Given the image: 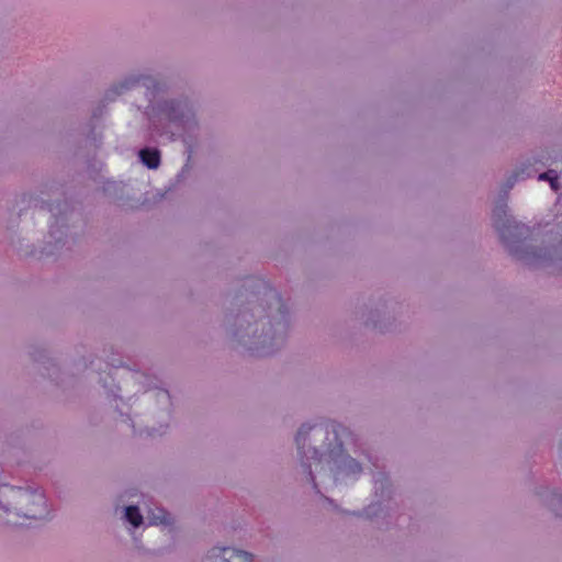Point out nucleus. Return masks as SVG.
Listing matches in <instances>:
<instances>
[{
    "label": "nucleus",
    "mask_w": 562,
    "mask_h": 562,
    "mask_svg": "<svg viewBox=\"0 0 562 562\" xmlns=\"http://www.w3.org/2000/svg\"><path fill=\"white\" fill-rule=\"evenodd\" d=\"M221 559L217 562H252V554L233 548H222Z\"/></svg>",
    "instance_id": "obj_4"
},
{
    "label": "nucleus",
    "mask_w": 562,
    "mask_h": 562,
    "mask_svg": "<svg viewBox=\"0 0 562 562\" xmlns=\"http://www.w3.org/2000/svg\"><path fill=\"white\" fill-rule=\"evenodd\" d=\"M312 430H314V431H316L318 434L323 432V428L322 427H318L316 425L315 426H310V425L304 424V425L301 426V428L297 431V435L295 437V442H296V446H297L299 454L301 456L302 465H303L305 472L307 473L308 479H310V481L313 484V487L318 493L319 491H318L317 484L315 482V477L312 474V463L304 461V459H306V460L312 459L314 461L315 465H318L322 462L323 453H319L317 449L311 448V449H308L307 452L304 450L305 449L306 436Z\"/></svg>",
    "instance_id": "obj_2"
},
{
    "label": "nucleus",
    "mask_w": 562,
    "mask_h": 562,
    "mask_svg": "<svg viewBox=\"0 0 562 562\" xmlns=\"http://www.w3.org/2000/svg\"><path fill=\"white\" fill-rule=\"evenodd\" d=\"M338 468L346 471L347 474H358L362 470L360 463L350 457H345Z\"/></svg>",
    "instance_id": "obj_7"
},
{
    "label": "nucleus",
    "mask_w": 562,
    "mask_h": 562,
    "mask_svg": "<svg viewBox=\"0 0 562 562\" xmlns=\"http://www.w3.org/2000/svg\"><path fill=\"white\" fill-rule=\"evenodd\" d=\"M148 521L150 525H170L171 517L164 508H156L148 513Z\"/></svg>",
    "instance_id": "obj_6"
},
{
    "label": "nucleus",
    "mask_w": 562,
    "mask_h": 562,
    "mask_svg": "<svg viewBox=\"0 0 562 562\" xmlns=\"http://www.w3.org/2000/svg\"><path fill=\"white\" fill-rule=\"evenodd\" d=\"M142 162L149 169H157L160 165V153L157 149L144 148L139 150Z\"/></svg>",
    "instance_id": "obj_5"
},
{
    "label": "nucleus",
    "mask_w": 562,
    "mask_h": 562,
    "mask_svg": "<svg viewBox=\"0 0 562 562\" xmlns=\"http://www.w3.org/2000/svg\"><path fill=\"white\" fill-rule=\"evenodd\" d=\"M0 508L7 513L5 522L12 526H24L20 519H41L46 515V501L43 493L0 485Z\"/></svg>",
    "instance_id": "obj_1"
},
{
    "label": "nucleus",
    "mask_w": 562,
    "mask_h": 562,
    "mask_svg": "<svg viewBox=\"0 0 562 562\" xmlns=\"http://www.w3.org/2000/svg\"><path fill=\"white\" fill-rule=\"evenodd\" d=\"M125 517L134 527H138L143 522V516L137 506H127L125 508Z\"/></svg>",
    "instance_id": "obj_8"
},
{
    "label": "nucleus",
    "mask_w": 562,
    "mask_h": 562,
    "mask_svg": "<svg viewBox=\"0 0 562 562\" xmlns=\"http://www.w3.org/2000/svg\"><path fill=\"white\" fill-rule=\"evenodd\" d=\"M538 180L549 181L552 190H558V176L554 170H549L539 175Z\"/></svg>",
    "instance_id": "obj_9"
},
{
    "label": "nucleus",
    "mask_w": 562,
    "mask_h": 562,
    "mask_svg": "<svg viewBox=\"0 0 562 562\" xmlns=\"http://www.w3.org/2000/svg\"><path fill=\"white\" fill-rule=\"evenodd\" d=\"M494 226L503 240L507 239V232L518 229L516 222L507 215L506 205L496 206L493 211Z\"/></svg>",
    "instance_id": "obj_3"
}]
</instances>
